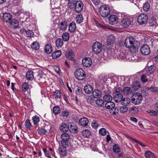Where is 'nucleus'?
Listing matches in <instances>:
<instances>
[{"mask_svg": "<svg viewBox=\"0 0 158 158\" xmlns=\"http://www.w3.org/2000/svg\"><path fill=\"white\" fill-rule=\"evenodd\" d=\"M129 42L130 44L129 52L130 54L136 53L138 51L137 46L139 44V42L132 36H129Z\"/></svg>", "mask_w": 158, "mask_h": 158, "instance_id": "f257e3e1", "label": "nucleus"}, {"mask_svg": "<svg viewBox=\"0 0 158 158\" xmlns=\"http://www.w3.org/2000/svg\"><path fill=\"white\" fill-rule=\"evenodd\" d=\"M98 11L99 15L101 17H106L110 14V10L108 6L104 5L99 8Z\"/></svg>", "mask_w": 158, "mask_h": 158, "instance_id": "f03ea898", "label": "nucleus"}, {"mask_svg": "<svg viewBox=\"0 0 158 158\" xmlns=\"http://www.w3.org/2000/svg\"><path fill=\"white\" fill-rule=\"evenodd\" d=\"M143 99L142 96L140 93H136L131 97V102L135 105H138L141 103Z\"/></svg>", "mask_w": 158, "mask_h": 158, "instance_id": "7ed1b4c3", "label": "nucleus"}, {"mask_svg": "<svg viewBox=\"0 0 158 158\" xmlns=\"http://www.w3.org/2000/svg\"><path fill=\"white\" fill-rule=\"evenodd\" d=\"M74 75L75 77L79 80H82L85 78V72L81 69L77 70Z\"/></svg>", "mask_w": 158, "mask_h": 158, "instance_id": "20e7f679", "label": "nucleus"}, {"mask_svg": "<svg viewBox=\"0 0 158 158\" xmlns=\"http://www.w3.org/2000/svg\"><path fill=\"white\" fill-rule=\"evenodd\" d=\"M62 140L61 141L62 146L64 147L68 146V141L70 138L69 135L67 133H64L61 135Z\"/></svg>", "mask_w": 158, "mask_h": 158, "instance_id": "39448f33", "label": "nucleus"}, {"mask_svg": "<svg viewBox=\"0 0 158 158\" xmlns=\"http://www.w3.org/2000/svg\"><path fill=\"white\" fill-rule=\"evenodd\" d=\"M148 19V16L146 14H141L138 16L137 20L139 24L143 25L147 22Z\"/></svg>", "mask_w": 158, "mask_h": 158, "instance_id": "423d86ee", "label": "nucleus"}, {"mask_svg": "<svg viewBox=\"0 0 158 158\" xmlns=\"http://www.w3.org/2000/svg\"><path fill=\"white\" fill-rule=\"evenodd\" d=\"M92 48L93 52L95 53H99L102 49V45L99 42H95L93 44Z\"/></svg>", "mask_w": 158, "mask_h": 158, "instance_id": "0eeeda50", "label": "nucleus"}, {"mask_svg": "<svg viewBox=\"0 0 158 158\" xmlns=\"http://www.w3.org/2000/svg\"><path fill=\"white\" fill-rule=\"evenodd\" d=\"M141 53L144 55H148L150 52L149 47L147 45H144L140 49Z\"/></svg>", "mask_w": 158, "mask_h": 158, "instance_id": "6e6552de", "label": "nucleus"}, {"mask_svg": "<svg viewBox=\"0 0 158 158\" xmlns=\"http://www.w3.org/2000/svg\"><path fill=\"white\" fill-rule=\"evenodd\" d=\"M92 64L91 59L89 57L84 58L82 60V64L83 66L88 67L90 66Z\"/></svg>", "mask_w": 158, "mask_h": 158, "instance_id": "1a4fd4ad", "label": "nucleus"}, {"mask_svg": "<svg viewBox=\"0 0 158 158\" xmlns=\"http://www.w3.org/2000/svg\"><path fill=\"white\" fill-rule=\"evenodd\" d=\"M108 19L109 23L111 25H114L116 24L118 21V19L117 17L114 15H110Z\"/></svg>", "mask_w": 158, "mask_h": 158, "instance_id": "9d476101", "label": "nucleus"}, {"mask_svg": "<svg viewBox=\"0 0 158 158\" xmlns=\"http://www.w3.org/2000/svg\"><path fill=\"white\" fill-rule=\"evenodd\" d=\"M83 6V3L81 1H77L75 7L76 12L77 13L81 12L82 10Z\"/></svg>", "mask_w": 158, "mask_h": 158, "instance_id": "9b49d317", "label": "nucleus"}, {"mask_svg": "<svg viewBox=\"0 0 158 158\" xmlns=\"http://www.w3.org/2000/svg\"><path fill=\"white\" fill-rule=\"evenodd\" d=\"M12 15L9 13H5L3 14V19L4 21L6 23H9L12 20Z\"/></svg>", "mask_w": 158, "mask_h": 158, "instance_id": "f8f14e48", "label": "nucleus"}, {"mask_svg": "<svg viewBox=\"0 0 158 158\" xmlns=\"http://www.w3.org/2000/svg\"><path fill=\"white\" fill-rule=\"evenodd\" d=\"M89 120L85 117L82 118L79 120V124L83 127H85L88 125L89 123Z\"/></svg>", "mask_w": 158, "mask_h": 158, "instance_id": "ddd939ff", "label": "nucleus"}, {"mask_svg": "<svg viewBox=\"0 0 158 158\" xmlns=\"http://www.w3.org/2000/svg\"><path fill=\"white\" fill-rule=\"evenodd\" d=\"M9 23L10 27L14 29H16L19 27V22L16 19L11 20Z\"/></svg>", "mask_w": 158, "mask_h": 158, "instance_id": "4468645a", "label": "nucleus"}, {"mask_svg": "<svg viewBox=\"0 0 158 158\" xmlns=\"http://www.w3.org/2000/svg\"><path fill=\"white\" fill-rule=\"evenodd\" d=\"M123 98V95L122 94H116L113 97V99L115 102H119L122 101Z\"/></svg>", "mask_w": 158, "mask_h": 158, "instance_id": "2eb2a0df", "label": "nucleus"}, {"mask_svg": "<svg viewBox=\"0 0 158 158\" xmlns=\"http://www.w3.org/2000/svg\"><path fill=\"white\" fill-rule=\"evenodd\" d=\"M85 92L87 94H90L93 91V88L91 85H87L84 88Z\"/></svg>", "mask_w": 158, "mask_h": 158, "instance_id": "dca6fc26", "label": "nucleus"}, {"mask_svg": "<svg viewBox=\"0 0 158 158\" xmlns=\"http://www.w3.org/2000/svg\"><path fill=\"white\" fill-rule=\"evenodd\" d=\"M86 102L88 104L94 105V98L91 95H88L86 98Z\"/></svg>", "mask_w": 158, "mask_h": 158, "instance_id": "f3484780", "label": "nucleus"}, {"mask_svg": "<svg viewBox=\"0 0 158 158\" xmlns=\"http://www.w3.org/2000/svg\"><path fill=\"white\" fill-rule=\"evenodd\" d=\"M92 93L93 96L94 98H100L101 96V92L98 89H95L93 91Z\"/></svg>", "mask_w": 158, "mask_h": 158, "instance_id": "a211bd4d", "label": "nucleus"}, {"mask_svg": "<svg viewBox=\"0 0 158 158\" xmlns=\"http://www.w3.org/2000/svg\"><path fill=\"white\" fill-rule=\"evenodd\" d=\"M148 23L149 26H156L157 24L156 19L155 17H152L149 19Z\"/></svg>", "mask_w": 158, "mask_h": 158, "instance_id": "6ab92c4d", "label": "nucleus"}, {"mask_svg": "<svg viewBox=\"0 0 158 158\" xmlns=\"http://www.w3.org/2000/svg\"><path fill=\"white\" fill-rule=\"evenodd\" d=\"M115 37L113 35H110L108 36L107 39V44L108 45H111L115 41Z\"/></svg>", "mask_w": 158, "mask_h": 158, "instance_id": "aec40b11", "label": "nucleus"}, {"mask_svg": "<svg viewBox=\"0 0 158 158\" xmlns=\"http://www.w3.org/2000/svg\"><path fill=\"white\" fill-rule=\"evenodd\" d=\"M156 67L153 65H151L148 67L147 70V74L149 75L154 73L156 71Z\"/></svg>", "mask_w": 158, "mask_h": 158, "instance_id": "412c9836", "label": "nucleus"}, {"mask_svg": "<svg viewBox=\"0 0 158 158\" xmlns=\"http://www.w3.org/2000/svg\"><path fill=\"white\" fill-rule=\"evenodd\" d=\"M128 19L125 18L123 19L120 23V25L123 27H127L128 25Z\"/></svg>", "mask_w": 158, "mask_h": 158, "instance_id": "4be33fe9", "label": "nucleus"}, {"mask_svg": "<svg viewBox=\"0 0 158 158\" xmlns=\"http://www.w3.org/2000/svg\"><path fill=\"white\" fill-rule=\"evenodd\" d=\"M76 28V24L74 22H71L69 26V30L71 32H73Z\"/></svg>", "mask_w": 158, "mask_h": 158, "instance_id": "5701e85b", "label": "nucleus"}, {"mask_svg": "<svg viewBox=\"0 0 158 158\" xmlns=\"http://www.w3.org/2000/svg\"><path fill=\"white\" fill-rule=\"evenodd\" d=\"M60 130L61 131L66 132L69 129L68 125L64 123H62L60 128Z\"/></svg>", "mask_w": 158, "mask_h": 158, "instance_id": "b1692460", "label": "nucleus"}, {"mask_svg": "<svg viewBox=\"0 0 158 158\" xmlns=\"http://www.w3.org/2000/svg\"><path fill=\"white\" fill-rule=\"evenodd\" d=\"M27 79L31 81L34 78L33 72L32 71H29L26 73Z\"/></svg>", "mask_w": 158, "mask_h": 158, "instance_id": "393cba45", "label": "nucleus"}, {"mask_svg": "<svg viewBox=\"0 0 158 158\" xmlns=\"http://www.w3.org/2000/svg\"><path fill=\"white\" fill-rule=\"evenodd\" d=\"M140 87V84L139 82L134 81L133 82L132 88L135 90H137Z\"/></svg>", "mask_w": 158, "mask_h": 158, "instance_id": "a878e982", "label": "nucleus"}, {"mask_svg": "<svg viewBox=\"0 0 158 158\" xmlns=\"http://www.w3.org/2000/svg\"><path fill=\"white\" fill-rule=\"evenodd\" d=\"M45 52L48 54H50L52 52V48L50 44H47L44 48Z\"/></svg>", "mask_w": 158, "mask_h": 158, "instance_id": "bb28decb", "label": "nucleus"}, {"mask_svg": "<svg viewBox=\"0 0 158 158\" xmlns=\"http://www.w3.org/2000/svg\"><path fill=\"white\" fill-rule=\"evenodd\" d=\"M145 155L146 158H151V157L153 158H156L154 154L149 151H147L145 153Z\"/></svg>", "mask_w": 158, "mask_h": 158, "instance_id": "cd10ccee", "label": "nucleus"}, {"mask_svg": "<svg viewBox=\"0 0 158 158\" xmlns=\"http://www.w3.org/2000/svg\"><path fill=\"white\" fill-rule=\"evenodd\" d=\"M53 96L55 99L60 98L61 97V91L59 90H56L54 93Z\"/></svg>", "mask_w": 158, "mask_h": 158, "instance_id": "c85d7f7f", "label": "nucleus"}, {"mask_svg": "<svg viewBox=\"0 0 158 158\" xmlns=\"http://www.w3.org/2000/svg\"><path fill=\"white\" fill-rule=\"evenodd\" d=\"M60 148H59V151L60 152V155L63 156H66V147H64V146Z\"/></svg>", "mask_w": 158, "mask_h": 158, "instance_id": "c756f323", "label": "nucleus"}, {"mask_svg": "<svg viewBox=\"0 0 158 158\" xmlns=\"http://www.w3.org/2000/svg\"><path fill=\"white\" fill-rule=\"evenodd\" d=\"M70 132L72 133H75L77 131V128L76 125H72L71 124L70 125V127H69V129Z\"/></svg>", "mask_w": 158, "mask_h": 158, "instance_id": "7c9ffc66", "label": "nucleus"}, {"mask_svg": "<svg viewBox=\"0 0 158 158\" xmlns=\"http://www.w3.org/2000/svg\"><path fill=\"white\" fill-rule=\"evenodd\" d=\"M115 104L113 102L110 101L106 102L105 104V106L106 108L108 109H110V110L113 107L115 106Z\"/></svg>", "mask_w": 158, "mask_h": 158, "instance_id": "2f4dec72", "label": "nucleus"}, {"mask_svg": "<svg viewBox=\"0 0 158 158\" xmlns=\"http://www.w3.org/2000/svg\"><path fill=\"white\" fill-rule=\"evenodd\" d=\"M67 27V23L64 21L60 23L58 25V27L62 30H64L66 29Z\"/></svg>", "mask_w": 158, "mask_h": 158, "instance_id": "473e14b6", "label": "nucleus"}, {"mask_svg": "<svg viewBox=\"0 0 158 158\" xmlns=\"http://www.w3.org/2000/svg\"><path fill=\"white\" fill-rule=\"evenodd\" d=\"M56 45L57 48H60L63 45V41L61 38H58L56 41Z\"/></svg>", "mask_w": 158, "mask_h": 158, "instance_id": "72a5a7b5", "label": "nucleus"}, {"mask_svg": "<svg viewBox=\"0 0 158 158\" xmlns=\"http://www.w3.org/2000/svg\"><path fill=\"white\" fill-rule=\"evenodd\" d=\"M68 6L70 8L75 7L77 2L75 0H69L68 1Z\"/></svg>", "mask_w": 158, "mask_h": 158, "instance_id": "f704fd0d", "label": "nucleus"}, {"mask_svg": "<svg viewBox=\"0 0 158 158\" xmlns=\"http://www.w3.org/2000/svg\"><path fill=\"white\" fill-rule=\"evenodd\" d=\"M61 52L60 51L57 50L53 52L52 56L53 59H56L59 57L61 55Z\"/></svg>", "mask_w": 158, "mask_h": 158, "instance_id": "c9c22d12", "label": "nucleus"}, {"mask_svg": "<svg viewBox=\"0 0 158 158\" xmlns=\"http://www.w3.org/2000/svg\"><path fill=\"white\" fill-rule=\"evenodd\" d=\"M103 99L104 101L107 102L111 101L112 100V97L109 94H106L104 96Z\"/></svg>", "mask_w": 158, "mask_h": 158, "instance_id": "e433bc0d", "label": "nucleus"}, {"mask_svg": "<svg viewBox=\"0 0 158 158\" xmlns=\"http://www.w3.org/2000/svg\"><path fill=\"white\" fill-rule=\"evenodd\" d=\"M81 134L85 137H87L91 135V132L89 130L85 129L82 131Z\"/></svg>", "mask_w": 158, "mask_h": 158, "instance_id": "4c0bfd02", "label": "nucleus"}, {"mask_svg": "<svg viewBox=\"0 0 158 158\" xmlns=\"http://www.w3.org/2000/svg\"><path fill=\"white\" fill-rule=\"evenodd\" d=\"M40 47V44L39 43L36 42H34L31 45V47L32 49L35 50H37L39 49Z\"/></svg>", "mask_w": 158, "mask_h": 158, "instance_id": "58836bf2", "label": "nucleus"}, {"mask_svg": "<svg viewBox=\"0 0 158 158\" xmlns=\"http://www.w3.org/2000/svg\"><path fill=\"white\" fill-rule=\"evenodd\" d=\"M63 40L64 41H68L69 38V35L68 32L64 33L62 35Z\"/></svg>", "mask_w": 158, "mask_h": 158, "instance_id": "ea45409f", "label": "nucleus"}, {"mask_svg": "<svg viewBox=\"0 0 158 158\" xmlns=\"http://www.w3.org/2000/svg\"><path fill=\"white\" fill-rule=\"evenodd\" d=\"M60 111V107L58 106H55L53 108V112L55 114H58Z\"/></svg>", "mask_w": 158, "mask_h": 158, "instance_id": "a19ab883", "label": "nucleus"}, {"mask_svg": "<svg viewBox=\"0 0 158 158\" xmlns=\"http://www.w3.org/2000/svg\"><path fill=\"white\" fill-rule=\"evenodd\" d=\"M29 88V85L27 83L23 82L22 84V89L23 92L27 91Z\"/></svg>", "mask_w": 158, "mask_h": 158, "instance_id": "79ce46f5", "label": "nucleus"}, {"mask_svg": "<svg viewBox=\"0 0 158 158\" xmlns=\"http://www.w3.org/2000/svg\"><path fill=\"white\" fill-rule=\"evenodd\" d=\"M96 104L98 106H102L104 105V101L102 99H98L95 101Z\"/></svg>", "mask_w": 158, "mask_h": 158, "instance_id": "37998d69", "label": "nucleus"}, {"mask_svg": "<svg viewBox=\"0 0 158 158\" xmlns=\"http://www.w3.org/2000/svg\"><path fill=\"white\" fill-rule=\"evenodd\" d=\"M83 16L81 14L77 16L76 21L77 23H80L83 21Z\"/></svg>", "mask_w": 158, "mask_h": 158, "instance_id": "c03bdc74", "label": "nucleus"}, {"mask_svg": "<svg viewBox=\"0 0 158 158\" xmlns=\"http://www.w3.org/2000/svg\"><path fill=\"white\" fill-rule=\"evenodd\" d=\"M130 59L132 60H138V57L136 56V53L130 54V56L129 57V60Z\"/></svg>", "mask_w": 158, "mask_h": 158, "instance_id": "a18cd8bd", "label": "nucleus"}, {"mask_svg": "<svg viewBox=\"0 0 158 158\" xmlns=\"http://www.w3.org/2000/svg\"><path fill=\"white\" fill-rule=\"evenodd\" d=\"M150 6L149 4L147 2H146L143 6V10L145 12L148 11L150 8Z\"/></svg>", "mask_w": 158, "mask_h": 158, "instance_id": "49530a36", "label": "nucleus"}, {"mask_svg": "<svg viewBox=\"0 0 158 158\" xmlns=\"http://www.w3.org/2000/svg\"><path fill=\"white\" fill-rule=\"evenodd\" d=\"M66 57L69 59L72 60L73 59V53L72 52H70L66 53Z\"/></svg>", "mask_w": 158, "mask_h": 158, "instance_id": "de8ad7c7", "label": "nucleus"}, {"mask_svg": "<svg viewBox=\"0 0 158 158\" xmlns=\"http://www.w3.org/2000/svg\"><path fill=\"white\" fill-rule=\"evenodd\" d=\"M138 112V110L137 108L135 107H131L129 110V112L132 114H135Z\"/></svg>", "mask_w": 158, "mask_h": 158, "instance_id": "09e8293b", "label": "nucleus"}, {"mask_svg": "<svg viewBox=\"0 0 158 158\" xmlns=\"http://www.w3.org/2000/svg\"><path fill=\"white\" fill-rule=\"evenodd\" d=\"M113 151L115 152H118L120 151V149L118 144H115L113 146Z\"/></svg>", "mask_w": 158, "mask_h": 158, "instance_id": "8fccbe9b", "label": "nucleus"}, {"mask_svg": "<svg viewBox=\"0 0 158 158\" xmlns=\"http://www.w3.org/2000/svg\"><path fill=\"white\" fill-rule=\"evenodd\" d=\"M32 120L34 124L36 125L40 121L39 118L38 116L35 115L32 117Z\"/></svg>", "mask_w": 158, "mask_h": 158, "instance_id": "3c124183", "label": "nucleus"}, {"mask_svg": "<svg viewBox=\"0 0 158 158\" xmlns=\"http://www.w3.org/2000/svg\"><path fill=\"white\" fill-rule=\"evenodd\" d=\"M110 112L113 114L116 115L118 113V109L114 107L110 110Z\"/></svg>", "mask_w": 158, "mask_h": 158, "instance_id": "603ef678", "label": "nucleus"}, {"mask_svg": "<svg viewBox=\"0 0 158 158\" xmlns=\"http://www.w3.org/2000/svg\"><path fill=\"white\" fill-rule=\"evenodd\" d=\"M47 132V131L44 127H42L39 130L38 133L40 135H43L45 134Z\"/></svg>", "mask_w": 158, "mask_h": 158, "instance_id": "864d4df0", "label": "nucleus"}, {"mask_svg": "<svg viewBox=\"0 0 158 158\" xmlns=\"http://www.w3.org/2000/svg\"><path fill=\"white\" fill-rule=\"evenodd\" d=\"M91 126L93 128L96 129L98 127L99 125L96 121L94 120L92 122Z\"/></svg>", "mask_w": 158, "mask_h": 158, "instance_id": "5fc2aeb1", "label": "nucleus"}, {"mask_svg": "<svg viewBox=\"0 0 158 158\" xmlns=\"http://www.w3.org/2000/svg\"><path fill=\"white\" fill-rule=\"evenodd\" d=\"M25 125L26 127L30 129L31 127L32 126L29 119H27L25 122Z\"/></svg>", "mask_w": 158, "mask_h": 158, "instance_id": "6e6d98bb", "label": "nucleus"}, {"mask_svg": "<svg viewBox=\"0 0 158 158\" xmlns=\"http://www.w3.org/2000/svg\"><path fill=\"white\" fill-rule=\"evenodd\" d=\"M148 112L150 113V115L152 116H157L158 115V113L153 110H149Z\"/></svg>", "mask_w": 158, "mask_h": 158, "instance_id": "4d7b16f0", "label": "nucleus"}, {"mask_svg": "<svg viewBox=\"0 0 158 158\" xmlns=\"http://www.w3.org/2000/svg\"><path fill=\"white\" fill-rule=\"evenodd\" d=\"M76 92L77 95H82L83 93L82 89L80 87H78L76 90Z\"/></svg>", "mask_w": 158, "mask_h": 158, "instance_id": "13d9d810", "label": "nucleus"}, {"mask_svg": "<svg viewBox=\"0 0 158 158\" xmlns=\"http://www.w3.org/2000/svg\"><path fill=\"white\" fill-rule=\"evenodd\" d=\"M129 138H131L133 141H134V142H135L136 143L138 144H139L141 146H142V147H144L146 146L143 143H141V142L138 141L135 139L132 138V137H130V136H129Z\"/></svg>", "mask_w": 158, "mask_h": 158, "instance_id": "bf43d9fd", "label": "nucleus"}, {"mask_svg": "<svg viewBox=\"0 0 158 158\" xmlns=\"http://www.w3.org/2000/svg\"><path fill=\"white\" fill-rule=\"evenodd\" d=\"M121 103L122 105L125 106H127L128 104V98H126V99L125 98L123 99Z\"/></svg>", "mask_w": 158, "mask_h": 158, "instance_id": "052dcab7", "label": "nucleus"}, {"mask_svg": "<svg viewBox=\"0 0 158 158\" xmlns=\"http://www.w3.org/2000/svg\"><path fill=\"white\" fill-rule=\"evenodd\" d=\"M43 150L45 156H46L48 158H51V156L49 154L48 151L45 148H43Z\"/></svg>", "mask_w": 158, "mask_h": 158, "instance_id": "680f3d73", "label": "nucleus"}, {"mask_svg": "<svg viewBox=\"0 0 158 158\" xmlns=\"http://www.w3.org/2000/svg\"><path fill=\"white\" fill-rule=\"evenodd\" d=\"M128 110V107L126 106H123L120 108V112L122 113H125Z\"/></svg>", "mask_w": 158, "mask_h": 158, "instance_id": "e2e57ef3", "label": "nucleus"}, {"mask_svg": "<svg viewBox=\"0 0 158 158\" xmlns=\"http://www.w3.org/2000/svg\"><path fill=\"white\" fill-rule=\"evenodd\" d=\"M99 134L102 135H106V129L103 128H101L99 131Z\"/></svg>", "mask_w": 158, "mask_h": 158, "instance_id": "0e129e2a", "label": "nucleus"}, {"mask_svg": "<svg viewBox=\"0 0 158 158\" xmlns=\"http://www.w3.org/2000/svg\"><path fill=\"white\" fill-rule=\"evenodd\" d=\"M26 34L28 36L30 37L33 36L34 34L33 31L30 30H28L26 32Z\"/></svg>", "mask_w": 158, "mask_h": 158, "instance_id": "69168bd1", "label": "nucleus"}, {"mask_svg": "<svg viewBox=\"0 0 158 158\" xmlns=\"http://www.w3.org/2000/svg\"><path fill=\"white\" fill-rule=\"evenodd\" d=\"M148 90L153 91L156 93L157 90L158 89V87H151L148 88Z\"/></svg>", "mask_w": 158, "mask_h": 158, "instance_id": "338daca9", "label": "nucleus"}, {"mask_svg": "<svg viewBox=\"0 0 158 158\" xmlns=\"http://www.w3.org/2000/svg\"><path fill=\"white\" fill-rule=\"evenodd\" d=\"M122 93L124 95H128V87H125L123 90Z\"/></svg>", "mask_w": 158, "mask_h": 158, "instance_id": "774afa93", "label": "nucleus"}]
</instances>
